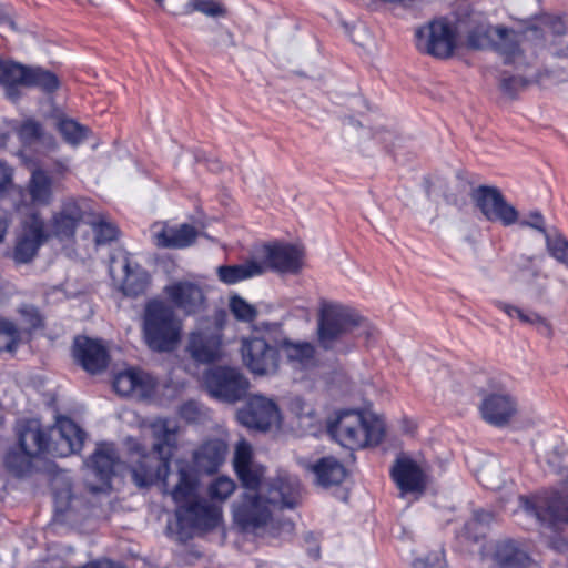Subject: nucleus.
Segmentation results:
<instances>
[{"label":"nucleus","instance_id":"obj_8","mask_svg":"<svg viewBox=\"0 0 568 568\" xmlns=\"http://www.w3.org/2000/svg\"><path fill=\"white\" fill-rule=\"evenodd\" d=\"M328 430L342 446L351 449L377 445L384 436L382 422L358 410L342 412Z\"/></svg>","mask_w":568,"mask_h":568},{"label":"nucleus","instance_id":"obj_30","mask_svg":"<svg viewBox=\"0 0 568 568\" xmlns=\"http://www.w3.org/2000/svg\"><path fill=\"white\" fill-rule=\"evenodd\" d=\"M26 65L0 60V84L6 88V95L16 101L20 98L19 85H22Z\"/></svg>","mask_w":568,"mask_h":568},{"label":"nucleus","instance_id":"obj_57","mask_svg":"<svg viewBox=\"0 0 568 568\" xmlns=\"http://www.w3.org/2000/svg\"><path fill=\"white\" fill-rule=\"evenodd\" d=\"M12 170L7 163L0 161V192L11 182Z\"/></svg>","mask_w":568,"mask_h":568},{"label":"nucleus","instance_id":"obj_49","mask_svg":"<svg viewBox=\"0 0 568 568\" xmlns=\"http://www.w3.org/2000/svg\"><path fill=\"white\" fill-rule=\"evenodd\" d=\"M211 44L219 49H227L234 47L233 33L224 28H217L215 30V37L212 39Z\"/></svg>","mask_w":568,"mask_h":568},{"label":"nucleus","instance_id":"obj_17","mask_svg":"<svg viewBox=\"0 0 568 568\" xmlns=\"http://www.w3.org/2000/svg\"><path fill=\"white\" fill-rule=\"evenodd\" d=\"M186 349L199 363L209 364L219 361L223 355L221 329L214 326L192 332Z\"/></svg>","mask_w":568,"mask_h":568},{"label":"nucleus","instance_id":"obj_20","mask_svg":"<svg viewBox=\"0 0 568 568\" xmlns=\"http://www.w3.org/2000/svg\"><path fill=\"white\" fill-rule=\"evenodd\" d=\"M75 361L91 374L106 368L109 356L106 348L98 341L88 337H77L73 345Z\"/></svg>","mask_w":568,"mask_h":568},{"label":"nucleus","instance_id":"obj_52","mask_svg":"<svg viewBox=\"0 0 568 568\" xmlns=\"http://www.w3.org/2000/svg\"><path fill=\"white\" fill-rule=\"evenodd\" d=\"M521 226L532 227L538 230L546 236V233L550 232V230L545 227V220L540 212H531L526 220L520 221Z\"/></svg>","mask_w":568,"mask_h":568},{"label":"nucleus","instance_id":"obj_21","mask_svg":"<svg viewBox=\"0 0 568 568\" xmlns=\"http://www.w3.org/2000/svg\"><path fill=\"white\" fill-rule=\"evenodd\" d=\"M390 473L403 494L423 493L426 488V476L423 469L408 457L397 458Z\"/></svg>","mask_w":568,"mask_h":568},{"label":"nucleus","instance_id":"obj_39","mask_svg":"<svg viewBox=\"0 0 568 568\" xmlns=\"http://www.w3.org/2000/svg\"><path fill=\"white\" fill-rule=\"evenodd\" d=\"M94 223H87L91 225L94 232L95 243L98 245H103L110 243L115 240L118 236V229L111 222H108L103 219L102 215L97 214L93 211Z\"/></svg>","mask_w":568,"mask_h":568},{"label":"nucleus","instance_id":"obj_64","mask_svg":"<svg viewBox=\"0 0 568 568\" xmlns=\"http://www.w3.org/2000/svg\"><path fill=\"white\" fill-rule=\"evenodd\" d=\"M158 3H163L164 0H155Z\"/></svg>","mask_w":568,"mask_h":568},{"label":"nucleus","instance_id":"obj_10","mask_svg":"<svg viewBox=\"0 0 568 568\" xmlns=\"http://www.w3.org/2000/svg\"><path fill=\"white\" fill-rule=\"evenodd\" d=\"M416 47L435 58H449L456 48V32L445 19L433 20L416 31Z\"/></svg>","mask_w":568,"mask_h":568},{"label":"nucleus","instance_id":"obj_59","mask_svg":"<svg viewBox=\"0 0 568 568\" xmlns=\"http://www.w3.org/2000/svg\"><path fill=\"white\" fill-rule=\"evenodd\" d=\"M92 568H125L122 564L108 559L92 561Z\"/></svg>","mask_w":568,"mask_h":568},{"label":"nucleus","instance_id":"obj_31","mask_svg":"<svg viewBox=\"0 0 568 568\" xmlns=\"http://www.w3.org/2000/svg\"><path fill=\"white\" fill-rule=\"evenodd\" d=\"M28 191L32 203L48 205L52 200V179L47 172L36 170L29 181Z\"/></svg>","mask_w":568,"mask_h":568},{"label":"nucleus","instance_id":"obj_36","mask_svg":"<svg viewBox=\"0 0 568 568\" xmlns=\"http://www.w3.org/2000/svg\"><path fill=\"white\" fill-rule=\"evenodd\" d=\"M496 31L497 26L486 22L478 23L468 31L466 38L467 47L474 50H491Z\"/></svg>","mask_w":568,"mask_h":568},{"label":"nucleus","instance_id":"obj_60","mask_svg":"<svg viewBox=\"0 0 568 568\" xmlns=\"http://www.w3.org/2000/svg\"><path fill=\"white\" fill-rule=\"evenodd\" d=\"M307 554L308 556L314 559V560H318L320 557H321V550H320V547L317 545H314L313 547H310L307 549Z\"/></svg>","mask_w":568,"mask_h":568},{"label":"nucleus","instance_id":"obj_6","mask_svg":"<svg viewBox=\"0 0 568 568\" xmlns=\"http://www.w3.org/2000/svg\"><path fill=\"white\" fill-rule=\"evenodd\" d=\"M181 322L165 302L151 300L144 306L142 334L146 346L158 353L172 352L181 337Z\"/></svg>","mask_w":568,"mask_h":568},{"label":"nucleus","instance_id":"obj_9","mask_svg":"<svg viewBox=\"0 0 568 568\" xmlns=\"http://www.w3.org/2000/svg\"><path fill=\"white\" fill-rule=\"evenodd\" d=\"M209 393L223 402L235 403L243 399L248 390L250 381L235 367L216 366L204 375Z\"/></svg>","mask_w":568,"mask_h":568},{"label":"nucleus","instance_id":"obj_7","mask_svg":"<svg viewBox=\"0 0 568 568\" xmlns=\"http://www.w3.org/2000/svg\"><path fill=\"white\" fill-rule=\"evenodd\" d=\"M241 356L244 366L256 376L275 375L280 369V339L273 336L271 325L255 327L241 338Z\"/></svg>","mask_w":568,"mask_h":568},{"label":"nucleus","instance_id":"obj_29","mask_svg":"<svg viewBox=\"0 0 568 568\" xmlns=\"http://www.w3.org/2000/svg\"><path fill=\"white\" fill-rule=\"evenodd\" d=\"M264 273V266L256 260H250L236 265H222L217 268L219 280L227 285L258 276Z\"/></svg>","mask_w":568,"mask_h":568},{"label":"nucleus","instance_id":"obj_28","mask_svg":"<svg viewBox=\"0 0 568 568\" xmlns=\"http://www.w3.org/2000/svg\"><path fill=\"white\" fill-rule=\"evenodd\" d=\"M317 485L331 487L339 485L345 476V467L334 457H323L311 467Z\"/></svg>","mask_w":568,"mask_h":568},{"label":"nucleus","instance_id":"obj_41","mask_svg":"<svg viewBox=\"0 0 568 568\" xmlns=\"http://www.w3.org/2000/svg\"><path fill=\"white\" fill-rule=\"evenodd\" d=\"M17 133L24 145H32L44 139V130L41 123L33 119L24 120L18 128Z\"/></svg>","mask_w":568,"mask_h":568},{"label":"nucleus","instance_id":"obj_12","mask_svg":"<svg viewBox=\"0 0 568 568\" xmlns=\"http://www.w3.org/2000/svg\"><path fill=\"white\" fill-rule=\"evenodd\" d=\"M473 200L490 222L510 226L518 221V211L505 200L497 187L481 185L474 191Z\"/></svg>","mask_w":568,"mask_h":568},{"label":"nucleus","instance_id":"obj_19","mask_svg":"<svg viewBox=\"0 0 568 568\" xmlns=\"http://www.w3.org/2000/svg\"><path fill=\"white\" fill-rule=\"evenodd\" d=\"M156 382L148 373L130 368L115 375L113 387L122 396L148 398L155 389Z\"/></svg>","mask_w":568,"mask_h":568},{"label":"nucleus","instance_id":"obj_61","mask_svg":"<svg viewBox=\"0 0 568 568\" xmlns=\"http://www.w3.org/2000/svg\"><path fill=\"white\" fill-rule=\"evenodd\" d=\"M384 2L388 3H396L404 8H410L414 4L415 0H383Z\"/></svg>","mask_w":568,"mask_h":568},{"label":"nucleus","instance_id":"obj_4","mask_svg":"<svg viewBox=\"0 0 568 568\" xmlns=\"http://www.w3.org/2000/svg\"><path fill=\"white\" fill-rule=\"evenodd\" d=\"M154 442L152 450L158 457L143 455L131 467L133 483L140 487H149L156 481H161L165 490L170 483V459L178 444V434L175 427L168 420L154 422L151 426Z\"/></svg>","mask_w":568,"mask_h":568},{"label":"nucleus","instance_id":"obj_56","mask_svg":"<svg viewBox=\"0 0 568 568\" xmlns=\"http://www.w3.org/2000/svg\"><path fill=\"white\" fill-rule=\"evenodd\" d=\"M376 139L381 143L385 144V148L389 151H392L396 146V141H400V139L394 132L388 130L379 132Z\"/></svg>","mask_w":568,"mask_h":568},{"label":"nucleus","instance_id":"obj_27","mask_svg":"<svg viewBox=\"0 0 568 568\" xmlns=\"http://www.w3.org/2000/svg\"><path fill=\"white\" fill-rule=\"evenodd\" d=\"M280 349L283 351L287 362L295 368H307L314 365L315 348L308 342H292L287 338L280 341Z\"/></svg>","mask_w":568,"mask_h":568},{"label":"nucleus","instance_id":"obj_33","mask_svg":"<svg viewBox=\"0 0 568 568\" xmlns=\"http://www.w3.org/2000/svg\"><path fill=\"white\" fill-rule=\"evenodd\" d=\"M194 12H201L210 18H224L227 16L226 7L216 0H187L175 14L189 16Z\"/></svg>","mask_w":568,"mask_h":568},{"label":"nucleus","instance_id":"obj_58","mask_svg":"<svg viewBox=\"0 0 568 568\" xmlns=\"http://www.w3.org/2000/svg\"><path fill=\"white\" fill-rule=\"evenodd\" d=\"M10 224L9 216L6 212H0V244L4 241Z\"/></svg>","mask_w":568,"mask_h":568},{"label":"nucleus","instance_id":"obj_5","mask_svg":"<svg viewBox=\"0 0 568 568\" xmlns=\"http://www.w3.org/2000/svg\"><path fill=\"white\" fill-rule=\"evenodd\" d=\"M361 329L366 341L375 337V329L352 307L323 300L318 308L317 337L324 349H333L337 342L354 329Z\"/></svg>","mask_w":568,"mask_h":568},{"label":"nucleus","instance_id":"obj_43","mask_svg":"<svg viewBox=\"0 0 568 568\" xmlns=\"http://www.w3.org/2000/svg\"><path fill=\"white\" fill-rule=\"evenodd\" d=\"M32 456L27 455L23 450H10L4 458L6 467L16 476L24 475L30 468V459Z\"/></svg>","mask_w":568,"mask_h":568},{"label":"nucleus","instance_id":"obj_54","mask_svg":"<svg viewBox=\"0 0 568 568\" xmlns=\"http://www.w3.org/2000/svg\"><path fill=\"white\" fill-rule=\"evenodd\" d=\"M494 520V514L487 510H476L473 519L467 523L466 529L470 531L477 525L488 526Z\"/></svg>","mask_w":568,"mask_h":568},{"label":"nucleus","instance_id":"obj_35","mask_svg":"<svg viewBox=\"0 0 568 568\" xmlns=\"http://www.w3.org/2000/svg\"><path fill=\"white\" fill-rule=\"evenodd\" d=\"M122 268L124 277L122 280V291L125 295L138 296L145 292L149 284V276L142 270H131L128 258H124Z\"/></svg>","mask_w":568,"mask_h":568},{"label":"nucleus","instance_id":"obj_44","mask_svg":"<svg viewBox=\"0 0 568 568\" xmlns=\"http://www.w3.org/2000/svg\"><path fill=\"white\" fill-rule=\"evenodd\" d=\"M526 284L535 296L539 300H547L549 296L548 275L540 268L531 270V274L526 278Z\"/></svg>","mask_w":568,"mask_h":568},{"label":"nucleus","instance_id":"obj_37","mask_svg":"<svg viewBox=\"0 0 568 568\" xmlns=\"http://www.w3.org/2000/svg\"><path fill=\"white\" fill-rule=\"evenodd\" d=\"M58 130L63 136L64 141L73 146L81 144L88 139L90 130L78 123L77 121L68 118H62L58 122Z\"/></svg>","mask_w":568,"mask_h":568},{"label":"nucleus","instance_id":"obj_47","mask_svg":"<svg viewBox=\"0 0 568 568\" xmlns=\"http://www.w3.org/2000/svg\"><path fill=\"white\" fill-rule=\"evenodd\" d=\"M530 83V80L523 75H510L503 72L500 75L499 88L500 90L514 98L520 90L525 89Z\"/></svg>","mask_w":568,"mask_h":568},{"label":"nucleus","instance_id":"obj_50","mask_svg":"<svg viewBox=\"0 0 568 568\" xmlns=\"http://www.w3.org/2000/svg\"><path fill=\"white\" fill-rule=\"evenodd\" d=\"M413 568H443L440 552H432L414 560Z\"/></svg>","mask_w":568,"mask_h":568},{"label":"nucleus","instance_id":"obj_48","mask_svg":"<svg viewBox=\"0 0 568 568\" xmlns=\"http://www.w3.org/2000/svg\"><path fill=\"white\" fill-rule=\"evenodd\" d=\"M19 313L29 329H37L42 326V316L37 307L23 305L20 307Z\"/></svg>","mask_w":568,"mask_h":568},{"label":"nucleus","instance_id":"obj_18","mask_svg":"<svg viewBox=\"0 0 568 568\" xmlns=\"http://www.w3.org/2000/svg\"><path fill=\"white\" fill-rule=\"evenodd\" d=\"M234 470L246 489L245 493H258L264 485L262 478L265 468L253 460L252 447L246 442H240L236 445L234 458Z\"/></svg>","mask_w":568,"mask_h":568},{"label":"nucleus","instance_id":"obj_2","mask_svg":"<svg viewBox=\"0 0 568 568\" xmlns=\"http://www.w3.org/2000/svg\"><path fill=\"white\" fill-rule=\"evenodd\" d=\"M302 498L301 483L286 471L264 481L258 493H243L233 505L234 521L244 530L265 526L274 509H293Z\"/></svg>","mask_w":568,"mask_h":568},{"label":"nucleus","instance_id":"obj_3","mask_svg":"<svg viewBox=\"0 0 568 568\" xmlns=\"http://www.w3.org/2000/svg\"><path fill=\"white\" fill-rule=\"evenodd\" d=\"M18 436L21 450L29 456L67 457L82 449L85 433L71 418L59 417L50 432L36 419L28 420L21 425Z\"/></svg>","mask_w":568,"mask_h":568},{"label":"nucleus","instance_id":"obj_51","mask_svg":"<svg viewBox=\"0 0 568 568\" xmlns=\"http://www.w3.org/2000/svg\"><path fill=\"white\" fill-rule=\"evenodd\" d=\"M536 260H537L536 256H527V255H519L516 258V262H515L516 267H517V270L520 273H523V276H524L525 281H526L527 277L530 276L531 270L539 268L536 265Z\"/></svg>","mask_w":568,"mask_h":568},{"label":"nucleus","instance_id":"obj_55","mask_svg":"<svg viewBox=\"0 0 568 568\" xmlns=\"http://www.w3.org/2000/svg\"><path fill=\"white\" fill-rule=\"evenodd\" d=\"M544 23L557 36L566 33V26L560 18L547 17L544 19Z\"/></svg>","mask_w":568,"mask_h":568},{"label":"nucleus","instance_id":"obj_42","mask_svg":"<svg viewBox=\"0 0 568 568\" xmlns=\"http://www.w3.org/2000/svg\"><path fill=\"white\" fill-rule=\"evenodd\" d=\"M479 483L488 489L501 488L504 480L500 478V467L497 464H487L478 469Z\"/></svg>","mask_w":568,"mask_h":568},{"label":"nucleus","instance_id":"obj_63","mask_svg":"<svg viewBox=\"0 0 568 568\" xmlns=\"http://www.w3.org/2000/svg\"><path fill=\"white\" fill-rule=\"evenodd\" d=\"M57 511L60 513V514H63V513L67 511V507L64 508V507L58 505L57 506Z\"/></svg>","mask_w":568,"mask_h":568},{"label":"nucleus","instance_id":"obj_40","mask_svg":"<svg viewBox=\"0 0 568 568\" xmlns=\"http://www.w3.org/2000/svg\"><path fill=\"white\" fill-rule=\"evenodd\" d=\"M20 342V331L17 325L6 318H0V352H12Z\"/></svg>","mask_w":568,"mask_h":568},{"label":"nucleus","instance_id":"obj_23","mask_svg":"<svg viewBox=\"0 0 568 568\" xmlns=\"http://www.w3.org/2000/svg\"><path fill=\"white\" fill-rule=\"evenodd\" d=\"M169 300L186 314L197 312L203 303L204 295L201 287L191 282H178L164 288Z\"/></svg>","mask_w":568,"mask_h":568},{"label":"nucleus","instance_id":"obj_14","mask_svg":"<svg viewBox=\"0 0 568 568\" xmlns=\"http://www.w3.org/2000/svg\"><path fill=\"white\" fill-rule=\"evenodd\" d=\"M261 265L278 273H297L303 265L304 252L297 245L272 243L263 245L258 252Z\"/></svg>","mask_w":568,"mask_h":568},{"label":"nucleus","instance_id":"obj_24","mask_svg":"<svg viewBox=\"0 0 568 568\" xmlns=\"http://www.w3.org/2000/svg\"><path fill=\"white\" fill-rule=\"evenodd\" d=\"M491 558L497 568H529L532 564L527 551L513 539L497 541Z\"/></svg>","mask_w":568,"mask_h":568},{"label":"nucleus","instance_id":"obj_34","mask_svg":"<svg viewBox=\"0 0 568 568\" xmlns=\"http://www.w3.org/2000/svg\"><path fill=\"white\" fill-rule=\"evenodd\" d=\"M494 305L506 313L509 317H517L521 323L537 326L538 331L544 335H550L551 329L547 321L535 312H525L515 305L503 301H494Z\"/></svg>","mask_w":568,"mask_h":568},{"label":"nucleus","instance_id":"obj_53","mask_svg":"<svg viewBox=\"0 0 568 568\" xmlns=\"http://www.w3.org/2000/svg\"><path fill=\"white\" fill-rule=\"evenodd\" d=\"M180 415L187 422H197L201 417V407L196 402H187L181 406Z\"/></svg>","mask_w":568,"mask_h":568},{"label":"nucleus","instance_id":"obj_38","mask_svg":"<svg viewBox=\"0 0 568 568\" xmlns=\"http://www.w3.org/2000/svg\"><path fill=\"white\" fill-rule=\"evenodd\" d=\"M549 254L568 267V241L556 229H551L545 236Z\"/></svg>","mask_w":568,"mask_h":568},{"label":"nucleus","instance_id":"obj_32","mask_svg":"<svg viewBox=\"0 0 568 568\" xmlns=\"http://www.w3.org/2000/svg\"><path fill=\"white\" fill-rule=\"evenodd\" d=\"M22 85L34 87L45 93H52L59 88L60 82L58 77L49 70L41 67H26Z\"/></svg>","mask_w":568,"mask_h":568},{"label":"nucleus","instance_id":"obj_1","mask_svg":"<svg viewBox=\"0 0 568 568\" xmlns=\"http://www.w3.org/2000/svg\"><path fill=\"white\" fill-rule=\"evenodd\" d=\"M226 452L227 446L223 440L211 439L194 450V466L182 459L175 462L178 481L170 495L176 505L175 517L179 529L186 536L194 530H212L220 524L221 508L196 496L195 469L205 474L217 471L225 459Z\"/></svg>","mask_w":568,"mask_h":568},{"label":"nucleus","instance_id":"obj_16","mask_svg":"<svg viewBox=\"0 0 568 568\" xmlns=\"http://www.w3.org/2000/svg\"><path fill=\"white\" fill-rule=\"evenodd\" d=\"M242 425L257 430H267L280 417L276 404L262 395H253L237 414Z\"/></svg>","mask_w":568,"mask_h":568},{"label":"nucleus","instance_id":"obj_22","mask_svg":"<svg viewBox=\"0 0 568 568\" xmlns=\"http://www.w3.org/2000/svg\"><path fill=\"white\" fill-rule=\"evenodd\" d=\"M516 410L515 399L501 392L486 396L480 406L483 418L494 426L506 425L516 414Z\"/></svg>","mask_w":568,"mask_h":568},{"label":"nucleus","instance_id":"obj_26","mask_svg":"<svg viewBox=\"0 0 568 568\" xmlns=\"http://www.w3.org/2000/svg\"><path fill=\"white\" fill-rule=\"evenodd\" d=\"M155 244L160 247L184 248L194 243L197 231L190 224L179 226L164 225L154 233Z\"/></svg>","mask_w":568,"mask_h":568},{"label":"nucleus","instance_id":"obj_13","mask_svg":"<svg viewBox=\"0 0 568 568\" xmlns=\"http://www.w3.org/2000/svg\"><path fill=\"white\" fill-rule=\"evenodd\" d=\"M120 462L115 446L110 443L99 444L87 462V467L98 483H92L87 478V487L91 493H106L111 488V479L114 475L115 465Z\"/></svg>","mask_w":568,"mask_h":568},{"label":"nucleus","instance_id":"obj_11","mask_svg":"<svg viewBox=\"0 0 568 568\" xmlns=\"http://www.w3.org/2000/svg\"><path fill=\"white\" fill-rule=\"evenodd\" d=\"M93 203L88 199H70L62 204L60 212L52 217V232L60 240L73 237L77 227L83 223H94Z\"/></svg>","mask_w":568,"mask_h":568},{"label":"nucleus","instance_id":"obj_46","mask_svg":"<svg viewBox=\"0 0 568 568\" xmlns=\"http://www.w3.org/2000/svg\"><path fill=\"white\" fill-rule=\"evenodd\" d=\"M235 489V483L229 477H217L209 486V496L211 499L225 500Z\"/></svg>","mask_w":568,"mask_h":568},{"label":"nucleus","instance_id":"obj_62","mask_svg":"<svg viewBox=\"0 0 568 568\" xmlns=\"http://www.w3.org/2000/svg\"><path fill=\"white\" fill-rule=\"evenodd\" d=\"M68 170V162H59L58 163V172L63 173Z\"/></svg>","mask_w":568,"mask_h":568},{"label":"nucleus","instance_id":"obj_45","mask_svg":"<svg viewBox=\"0 0 568 568\" xmlns=\"http://www.w3.org/2000/svg\"><path fill=\"white\" fill-rule=\"evenodd\" d=\"M230 310L235 318L242 322H252L257 316L256 308L237 295L231 297Z\"/></svg>","mask_w":568,"mask_h":568},{"label":"nucleus","instance_id":"obj_25","mask_svg":"<svg viewBox=\"0 0 568 568\" xmlns=\"http://www.w3.org/2000/svg\"><path fill=\"white\" fill-rule=\"evenodd\" d=\"M495 34L491 50L501 55L506 64L515 62L523 55L520 44L524 36L521 32L503 24H497Z\"/></svg>","mask_w":568,"mask_h":568},{"label":"nucleus","instance_id":"obj_15","mask_svg":"<svg viewBox=\"0 0 568 568\" xmlns=\"http://www.w3.org/2000/svg\"><path fill=\"white\" fill-rule=\"evenodd\" d=\"M44 221L38 214L29 215L23 224L21 234L17 237L12 257L18 264L30 263L47 241Z\"/></svg>","mask_w":568,"mask_h":568}]
</instances>
